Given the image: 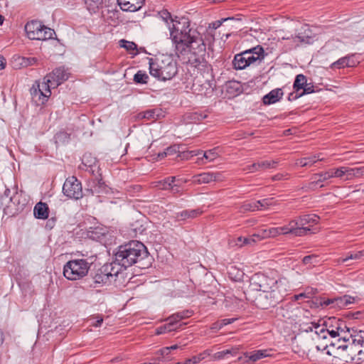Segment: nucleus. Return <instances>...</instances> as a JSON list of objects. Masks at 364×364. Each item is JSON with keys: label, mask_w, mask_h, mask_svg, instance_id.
<instances>
[{"label": "nucleus", "mask_w": 364, "mask_h": 364, "mask_svg": "<svg viewBox=\"0 0 364 364\" xmlns=\"http://www.w3.org/2000/svg\"><path fill=\"white\" fill-rule=\"evenodd\" d=\"M145 0H117L121 9L124 11L134 12L139 10Z\"/></svg>", "instance_id": "16"}, {"label": "nucleus", "mask_w": 364, "mask_h": 364, "mask_svg": "<svg viewBox=\"0 0 364 364\" xmlns=\"http://www.w3.org/2000/svg\"><path fill=\"white\" fill-rule=\"evenodd\" d=\"M255 238L258 240V238L257 237H255L254 235L250 237H244L243 243L241 244L240 246H242L244 245H252L257 241Z\"/></svg>", "instance_id": "61"}, {"label": "nucleus", "mask_w": 364, "mask_h": 364, "mask_svg": "<svg viewBox=\"0 0 364 364\" xmlns=\"http://www.w3.org/2000/svg\"><path fill=\"white\" fill-rule=\"evenodd\" d=\"M315 304L321 307L330 306V308L335 309L334 298H316L315 300Z\"/></svg>", "instance_id": "40"}, {"label": "nucleus", "mask_w": 364, "mask_h": 364, "mask_svg": "<svg viewBox=\"0 0 364 364\" xmlns=\"http://www.w3.org/2000/svg\"><path fill=\"white\" fill-rule=\"evenodd\" d=\"M149 75L142 70H139L134 76V81L136 84L147 83Z\"/></svg>", "instance_id": "45"}, {"label": "nucleus", "mask_w": 364, "mask_h": 364, "mask_svg": "<svg viewBox=\"0 0 364 364\" xmlns=\"http://www.w3.org/2000/svg\"><path fill=\"white\" fill-rule=\"evenodd\" d=\"M63 193L70 199L79 200L82 198L83 191L80 181L75 176L67 178L63 186Z\"/></svg>", "instance_id": "9"}, {"label": "nucleus", "mask_w": 364, "mask_h": 364, "mask_svg": "<svg viewBox=\"0 0 364 364\" xmlns=\"http://www.w3.org/2000/svg\"><path fill=\"white\" fill-rule=\"evenodd\" d=\"M210 353L208 350H204L198 355H194L190 358L186 359L183 364H197L209 356Z\"/></svg>", "instance_id": "34"}, {"label": "nucleus", "mask_w": 364, "mask_h": 364, "mask_svg": "<svg viewBox=\"0 0 364 364\" xmlns=\"http://www.w3.org/2000/svg\"><path fill=\"white\" fill-rule=\"evenodd\" d=\"M172 43L178 57L188 58V70L196 75L192 89L197 95H211L215 87L212 65L206 60V45L196 29H191L186 19L173 23L171 28Z\"/></svg>", "instance_id": "1"}, {"label": "nucleus", "mask_w": 364, "mask_h": 364, "mask_svg": "<svg viewBox=\"0 0 364 364\" xmlns=\"http://www.w3.org/2000/svg\"><path fill=\"white\" fill-rule=\"evenodd\" d=\"M161 16L166 21V22L168 23V29H169L170 32H171V28L172 27L173 23L181 21L183 19H186V21H188V23H190L188 19L186 18H181L180 19H177V18L172 19L171 14L169 12H168L167 11H163L161 12ZM189 28L191 29H193V28H191V23H189ZM170 38H171V36H170Z\"/></svg>", "instance_id": "35"}, {"label": "nucleus", "mask_w": 364, "mask_h": 364, "mask_svg": "<svg viewBox=\"0 0 364 364\" xmlns=\"http://www.w3.org/2000/svg\"><path fill=\"white\" fill-rule=\"evenodd\" d=\"M48 206L46 203L39 202L36 203L33 209V213L36 218L45 220L48 218L49 214Z\"/></svg>", "instance_id": "25"}, {"label": "nucleus", "mask_w": 364, "mask_h": 364, "mask_svg": "<svg viewBox=\"0 0 364 364\" xmlns=\"http://www.w3.org/2000/svg\"><path fill=\"white\" fill-rule=\"evenodd\" d=\"M353 175L355 178H360L364 175V166L352 168Z\"/></svg>", "instance_id": "56"}, {"label": "nucleus", "mask_w": 364, "mask_h": 364, "mask_svg": "<svg viewBox=\"0 0 364 364\" xmlns=\"http://www.w3.org/2000/svg\"><path fill=\"white\" fill-rule=\"evenodd\" d=\"M353 172L352 168L346 166V170H345L344 180L350 181V180L353 179L354 176L353 175Z\"/></svg>", "instance_id": "59"}, {"label": "nucleus", "mask_w": 364, "mask_h": 364, "mask_svg": "<svg viewBox=\"0 0 364 364\" xmlns=\"http://www.w3.org/2000/svg\"><path fill=\"white\" fill-rule=\"evenodd\" d=\"M103 266H109V269H111V273H112V280L114 279L116 277H117L118 274L120 271H122V269L123 267H117L116 266H119L118 264L115 263V259H114L113 262L112 263H107L104 264Z\"/></svg>", "instance_id": "50"}, {"label": "nucleus", "mask_w": 364, "mask_h": 364, "mask_svg": "<svg viewBox=\"0 0 364 364\" xmlns=\"http://www.w3.org/2000/svg\"><path fill=\"white\" fill-rule=\"evenodd\" d=\"M92 262L85 259L68 261L63 267V275L68 280H78L85 277L90 269Z\"/></svg>", "instance_id": "7"}, {"label": "nucleus", "mask_w": 364, "mask_h": 364, "mask_svg": "<svg viewBox=\"0 0 364 364\" xmlns=\"http://www.w3.org/2000/svg\"><path fill=\"white\" fill-rule=\"evenodd\" d=\"M30 93L32 97V100L38 105L45 104L48 97H44V94L40 89L39 82L36 81L30 89Z\"/></svg>", "instance_id": "19"}, {"label": "nucleus", "mask_w": 364, "mask_h": 364, "mask_svg": "<svg viewBox=\"0 0 364 364\" xmlns=\"http://www.w3.org/2000/svg\"><path fill=\"white\" fill-rule=\"evenodd\" d=\"M161 110L157 109L146 110L143 112H140L138 114V117L140 119H146L147 120L155 121L159 119Z\"/></svg>", "instance_id": "32"}, {"label": "nucleus", "mask_w": 364, "mask_h": 364, "mask_svg": "<svg viewBox=\"0 0 364 364\" xmlns=\"http://www.w3.org/2000/svg\"><path fill=\"white\" fill-rule=\"evenodd\" d=\"M278 164L277 161H262L252 164V165L247 166L244 168L245 171L253 173L259 170H264L267 168H272Z\"/></svg>", "instance_id": "17"}, {"label": "nucleus", "mask_w": 364, "mask_h": 364, "mask_svg": "<svg viewBox=\"0 0 364 364\" xmlns=\"http://www.w3.org/2000/svg\"><path fill=\"white\" fill-rule=\"evenodd\" d=\"M180 184L175 183H171L169 191H171L173 194H176L180 192Z\"/></svg>", "instance_id": "62"}, {"label": "nucleus", "mask_w": 364, "mask_h": 364, "mask_svg": "<svg viewBox=\"0 0 364 364\" xmlns=\"http://www.w3.org/2000/svg\"><path fill=\"white\" fill-rule=\"evenodd\" d=\"M259 206L258 205V203H257V201L252 202V203H245L241 207H240V212L244 213L246 211H255L259 210Z\"/></svg>", "instance_id": "47"}, {"label": "nucleus", "mask_w": 364, "mask_h": 364, "mask_svg": "<svg viewBox=\"0 0 364 364\" xmlns=\"http://www.w3.org/2000/svg\"><path fill=\"white\" fill-rule=\"evenodd\" d=\"M119 43L120 47L124 48L131 54L134 55L137 54V46L134 42L129 41L125 39H122L119 41Z\"/></svg>", "instance_id": "37"}, {"label": "nucleus", "mask_w": 364, "mask_h": 364, "mask_svg": "<svg viewBox=\"0 0 364 364\" xmlns=\"http://www.w3.org/2000/svg\"><path fill=\"white\" fill-rule=\"evenodd\" d=\"M278 235H280L278 227L264 229L262 230L258 234H254V236L257 237L258 240H260L263 238L274 237Z\"/></svg>", "instance_id": "30"}, {"label": "nucleus", "mask_w": 364, "mask_h": 364, "mask_svg": "<svg viewBox=\"0 0 364 364\" xmlns=\"http://www.w3.org/2000/svg\"><path fill=\"white\" fill-rule=\"evenodd\" d=\"M170 353L169 348L168 347L163 348L157 351L156 354L159 356L157 358H154L151 359V362L154 361V359L159 358L160 360L157 361L156 364H158L160 361H163L164 359Z\"/></svg>", "instance_id": "52"}, {"label": "nucleus", "mask_w": 364, "mask_h": 364, "mask_svg": "<svg viewBox=\"0 0 364 364\" xmlns=\"http://www.w3.org/2000/svg\"><path fill=\"white\" fill-rule=\"evenodd\" d=\"M70 73L64 67H59L54 69L50 73L48 74V82L51 81L53 87H56L66 81L69 77Z\"/></svg>", "instance_id": "14"}, {"label": "nucleus", "mask_w": 364, "mask_h": 364, "mask_svg": "<svg viewBox=\"0 0 364 364\" xmlns=\"http://www.w3.org/2000/svg\"><path fill=\"white\" fill-rule=\"evenodd\" d=\"M43 25L38 21H31L28 22L25 26V31L27 36L31 40H38L42 38V28Z\"/></svg>", "instance_id": "15"}, {"label": "nucleus", "mask_w": 364, "mask_h": 364, "mask_svg": "<svg viewBox=\"0 0 364 364\" xmlns=\"http://www.w3.org/2000/svg\"><path fill=\"white\" fill-rule=\"evenodd\" d=\"M302 313V309L293 303L279 306L276 310L277 316L285 321H294Z\"/></svg>", "instance_id": "10"}, {"label": "nucleus", "mask_w": 364, "mask_h": 364, "mask_svg": "<svg viewBox=\"0 0 364 364\" xmlns=\"http://www.w3.org/2000/svg\"><path fill=\"white\" fill-rule=\"evenodd\" d=\"M213 181H223L225 178L221 172L212 173Z\"/></svg>", "instance_id": "64"}, {"label": "nucleus", "mask_w": 364, "mask_h": 364, "mask_svg": "<svg viewBox=\"0 0 364 364\" xmlns=\"http://www.w3.org/2000/svg\"><path fill=\"white\" fill-rule=\"evenodd\" d=\"M192 316V311L189 310H184L168 316L166 321L167 323L163 326L158 327L156 329V334L161 335L163 333L177 331L186 323H179L178 322L184 318H189Z\"/></svg>", "instance_id": "8"}, {"label": "nucleus", "mask_w": 364, "mask_h": 364, "mask_svg": "<svg viewBox=\"0 0 364 364\" xmlns=\"http://www.w3.org/2000/svg\"><path fill=\"white\" fill-rule=\"evenodd\" d=\"M335 329H331V326H329V328H326V336H327L328 335H329L332 338H336L339 335V333H338V331L337 329V323H335Z\"/></svg>", "instance_id": "55"}, {"label": "nucleus", "mask_w": 364, "mask_h": 364, "mask_svg": "<svg viewBox=\"0 0 364 364\" xmlns=\"http://www.w3.org/2000/svg\"><path fill=\"white\" fill-rule=\"evenodd\" d=\"M267 55L262 46H257L236 54L232 60L235 70H243L256 62L261 63Z\"/></svg>", "instance_id": "4"}, {"label": "nucleus", "mask_w": 364, "mask_h": 364, "mask_svg": "<svg viewBox=\"0 0 364 364\" xmlns=\"http://www.w3.org/2000/svg\"><path fill=\"white\" fill-rule=\"evenodd\" d=\"M314 85L311 84H306L305 87L302 89V91L301 92V94H302V96L306 94H311L314 92Z\"/></svg>", "instance_id": "57"}, {"label": "nucleus", "mask_w": 364, "mask_h": 364, "mask_svg": "<svg viewBox=\"0 0 364 364\" xmlns=\"http://www.w3.org/2000/svg\"><path fill=\"white\" fill-rule=\"evenodd\" d=\"M208 117V115L203 112H190L187 113L185 115V120L186 123H199L204 119H205Z\"/></svg>", "instance_id": "27"}, {"label": "nucleus", "mask_w": 364, "mask_h": 364, "mask_svg": "<svg viewBox=\"0 0 364 364\" xmlns=\"http://www.w3.org/2000/svg\"><path fill=\"white\" fill-rule=\"evenodd\" d=\"M250 289L247 291L259 292L262 291L273 290L276 287H285L282 280H278L274 277H269L263 273H256L252 275L250 280Z\"/></svg>", "instance_id": "6"}, {"label": "nucleus", "mask_w": 364, "mask_h": 364, "mask_svg": "<svg viewBox=\"0 0 364 364\" xmlns=\"http://www.w3.org/2000/svg\"><path fill=\"white\" fill-rule=\"evenodd\" d=\"M286 294V287H276L273 290L269 291L264 290L259 292L247 291L245 293V297L247 301L254 304L257 308L267 309L282 301Z\"/></svg>", "instance_id": "3"}, {"label": "nucleus", "mask_w": 364, "mask_h": 364, "mask_svg": "<svg viewBox=\"0 0 364 364\" xmlns=\"http://www.w3.org/2000/svg\"><path fill=\"white\" fill-rule=\"evenodd\" d=\"M42 38H39L38 41H46L53 38V36L55 35L54 30L48 28L43 25L42 28Z\"/></svg>", "instance_id": "46"}, {"label": "nucleus", "mask_w": 364, "mask_h": 364, "mask_svg": "<svg viewBox=\"0 0 364 364\" xmlns=\"http://www.w3.org/2000/svg\"><path fill=\"white\" fill-rule=\"evenodd\" d=\"M176 180V176H169L163 180L153 182L152 187L159 190L168 191L171 183H175Z\"/></svg>", "instance_id": "26"}, {"label": "nucleus", "mask_w": 364, "mask_h": 364, "mask_svg": "<svg viewBox=\"0 0 364 364\" xmlns=\"http://www.w3.org/2000/svg\"><path fill=\"white\" fill-rule=\"evenodd\" d=\"M280 235L293 234L295 236L305 235L310 231L308 227H299L296 220L289 221V224L282 227H278Z\"/></svg>", "instance_id": "13"}, {"label": "nucleus", "mask_w": 364, "mask_h": 364, "mask_svg": "<svg viewBox=\"0 0 364 364\" xmlns=\"http://www.w3.org/2000/svg\"><path fill=\"white\" fill-rule=\"evenodd\" d=\"M320 218L315 214L303 215L296 220L297 226L310 228L318 223ZM311 230V228H309Z\"/></svg>", "instance_id": "20"}, {"label": "nucleus", "mask_w": 364, "mask_h": 364, "mask_svg": "<svg viewBox=\"0 0 364 364\" xmlns=\"http://www.w3.org/2000/svg\"><path fill=\"white\" fill-rule=\"evenodd\" d=\"M149 73L163 81L172 79L177 73L176 63L171 60H162L159 58H149Z\"/></svg>", "instance_id": "5"}, {"label": "nucleus", "mask_w": 364, "mask_h": 364, "mask_svg": "<svg viewBox=\"0 0 364 364\" xmlns=\"http://www.w3.org/2000/svg\"><path fill=\"white\" fill-rule=\"evenodd\" d=\"M302 262L306 265H311L318 262V256L316 255H310L305 256Z\"/></svg>", "instance_id": "53"}, {"label": "nucleus", "mask_w": 364, "mask_h": 364, "mask_svg": "<svg viewBox=\"0 0 364 364\" xmlns=\"http://www.w3.org/2000/svg\"><path fill=\"white\" fill-rule=\"evenodd\" d=\"M282 96L283 92L282 89H274L263 97L262 102L264 105L274 104L279 101Z\"/></svg>", "instance_id": "22"}, {"label": "nucleus", "mask_w": 364, "mask_h": 364, "mask_svg": "<svg viewBox=\"0 0 364 364\" xmlns=\"http://www.w3.org/2000/svg\"><path fill=\"white\" fill-rule=\"evenodd\" d=\"M272 198H264L262 200H257V203L259 206V210L267 208L272 205Z\"/></svg>", "instance_id": "54"}, {"label": "nucleus", "mask_w": 364, "mask_h": 364, "mask_svg": "<svg viewBox=\"0 0 364 364\" xmlns=\"http://www.w3.org/2000/svg\"><path fill=\"white\" fill-rule=\"evenodd\" d=\"M356 64L355 62H352V63H349V57L345 56L339 58L336 62L333 63L331 65V68L332 69H341L344 68L346 67H353Z\"/></svg>", "instance_id": "33"}, {"label": "nucleus", "mask_w": 364, "mask_h": 364, "mask_svg": "<svg viewBox=\"0 0 364 364\" xmlns=\"http://www.w3.org/2000/svg\"><path fill=\"white\" fill-rule=\"evenodd\" d=\"M218 156L219 154L217 152V148L208 150L203 153V158L209 161H214Z\"/></svg>", "instance_id": "51"}, {"label": "nucleus", "mask_w": 364, "mask_h": 364, "mask_svg": "<svg viewBox=\"0 0 364 364\" xmlns=\"http://www.w3.org/2000/svg\"><path fill=\"white\" fill-rule=\"evenodd\" d=\"M203 213V211L200 208L193 210H184L181 212L176 214V220L178 221L185 220L189 218H196L200 216Z\"/></svg>", "instance_id": "23"}, {"label": "nucleus", "mask_w": 364, "mask_h": 364, "mask_svg": "<svg viewBox=\"0 0 364 364\" xmlns=\"http://www.w3.org/2000/svg\"><path fill=\"white\" fill-rule=\"evenodd\" d=\"M92 280L93 284H90V287L93 288L108 285L112 282L111 269L109 266H102L95 272Z\"/></svg>", "instance_id": "11"}, {"label": "nucleus", "mask_w": 364, "mask_h": 364, "mask_svg": "<svg viewBox=\"0 0 364 364\" xmlns=\"http://www.w3.org/2000/svg\"><path fill=\"white\" fill-rule=\"evenodd\" d=\"M48 75H46L43 78V81L42 82H39L40 89L42 92L44 94V97H48L51 95L50 87H53V85H51V81L48 82Z\"/></svg>", "instance_id": "38"}, {"label": "nucleus", "mask_w": 364, "mask_h": 364, "mask_svg": "<svg viewBox=\"0 0 364 364\" xmlns=\"http://www.w3.org/2000/svg\"><path fill=\"white\" fill-rule=\"evenodd\" d=\"M353 298L348 295H344L340 297H334L335 309H343L353 303Z\"/></svg>", "instance_id": "31"}, {"label": "nucleus", "mask_w": 364, "mask_h": 364, "mask_svg": "<svg viewBox=\"0 0 364 364\" xmlns=\"http://www.w3.org/2000/svg\"><path fill=\"white\" fill-rule=\"evenodd\" d=\"M331 321L337 323V329L339 333L338 341H340L343 340L344 342L348 341L350 338H352V335L350 334V329L347 327L345 322L336 318H333Z\"/></svg>", "instance_id": "18"}, {"label": "nucleus", "mask_w": 364, "mask_h": 364, "mask_svg": "<svg viewBox=\"0 0 364 364\" xmlns=\"http://www.w3.org/2000/svg\"><path fill=\"white\" fill-rule=\"evenodd\" d=\"M312 181L309 184V188L314 189L317 185L321 183H323L329 179V176L327 174L326 171L321 172L318 173H315L312 176Z\"/></svg>", "instance_id": "29"}, {"label": "nucleus", "mask_w": 364, "mask_h": 364, "mask_svg": "<svg viewBox=\"0 0 364 364\" xmlns=\"http://www.w3.org/2000/svg\"><path fill=\"white\" fill-rule=\"evenodd\" d=\"M191 181L194 184L209 183L213 181L212 172H204L194 175Z\"/></svg>", "instance_id": "28"}, {"label": "nucleus", "mask_w": 364, "mask_h": 364, "mask_svg": "<svg viewBox=\"0 0 364 364\" xmlns=\"http://www.w3.org/2000/svg\"><path fill=\"white\" fill-rule=\"evenodd\" d=\"M97 159L90 154H85L82 159L80 168L93 173L97 168Z\"/></svg>", "instance_id": "21"}, {"label": "nucleus", "mask_w": 364, "mask_h": 364, "mask_svg": "<svg viewBox=\"0 0 364 364\" xmlns=\"http://www.w3.org/2000/svg\"><path fill=\"white\" fill-rule=\"evenodd\" d=\"M307 83V79L303 74H299L296 76L294 82L293 88L294 91L299 92L305 87Z\"/></svg>", "instance_id": "36"}, {"label": "nucleus", "mask_w": 364, "mask_h": 364, "mask_svg": "<svg viewBox=\"0 0 364 364\" xmlns=\"http://www.w3.org/2000/svg\"><path fill=\"white\" fill-rule=\"evenodd\" d=\"M302 96V94L299 92L294 91L291 92L288 96V100L289 101H294L297 100L298 98L301 97Z\"/></svg>", "instance_id": "63"}, {"label": "nucleus", "mask_w": 364, "mask_h": 364, "mask_svg": "<svg viewBox=\"0 0 364 364\" xmlns=\"http://www.w3.org/2000/svg\"><path fill=\"white\" fill-rule=\"evenodd\" d=\"M115 254V263L124 269L136 264L139 268L145 269L151 263V257L146 246L137 240H132L119 246Z\"/></svg>", "instance_id": "2"}, {"label": "nucleus", "mask_w": 364, "mask_h": 364, "mask_svg": "<svg viewBox=\"0 0 364 364\" xmlns=\"http://www.w3.org/2000/svg\"><path fill=\"white\" fill-rule=\"evenodd\" d=\"M346 166H341L339 168H335V178H343L345 175V170Z\"/></svg>", "instance_id": "58"}, {"label": "nucleus", "mask_w": 364, "mask_h": 364, "mask_svg": "<svg viewBox=\"0 0 364 364\" xmlns=\"http://www.w3.org/2000/svg\"><path fill=\"white\" fill-rule=\"evenodd\" d=\"M363 257H364V250L358 251V252H350L348 254V255L346 257L339 258L338 262L344 263V262H348L350 259L357 260V259H360Z\"/></svg>", "instance_id": "42"}, {"label": "nucleus", "mask_w": 364, "mask_h": 364, "mask_svg": "<svg viewBox=\"0 0 364 364\" xmlns=\"http://www.w3.org/2000/svg\"><path fill=\"white\" fill-rule=\"evenodd\" d=\"M235 320H236V318H224L220 321H218L211 325L210 329L213 332H217L219 330H220L223 326L230 324V323H232Z\"/></svg>", "instance_id": "39"}, {"label": "nucleus", "mask_w": 364, "mask_h": 364, "mask_svg": "<svg viewBox=\"0 0 364 364\" xmlns=\"http://www.w3.org/2000/svg\"><path fill=\"white\" fill-rule=\"evenodd\" d=\"M323 159L321 157V154H314L307 157L299 159L296 161L295 164L298 166L306 167L311 166L316 161H323Z\"/></svg>", "instance_id": "24"}, {"label": "nucleus", "mask_w": 364, "mask_h": 364, "mask_svg": "<svg viewBox=\"0 0 364 364\" xmlns=\"http://www.w3.org/2000/svg\"><path fill=\"white\" fill-rule=\"evenodd\" d=\"M18 60L20 61V64L24 67L36 65V64H37V62H38V59L34 57H30V58L19 57Z\"/></svg>", "instance_id": "49"}, {"label": "nucleus", "mask_w": 364, "mask_h": 364, "mask_svg": "<svg viewBox=\"0 0 364 364\" xmlns=\"http://www.w3.org/2000/svg\"><path fill=\"white\" fill-rule=\"evenodd\" d=\"M237 353V348L227 349V350H224L215 353L213 355V358L215 360H221V359L225 358L228 355H236Z\"/></svg>", "instance_id": "41"}, {"label": "nucleus", "mask_w": 364, "mask_h": 364, "mask_svg": "<svg viewBox=\"0 0 364 364\" xmlns=\"http://www.w3.org/2000/svg\"><path fill=\"white\" fill-rule=\"evenodd\" d=\"M55 139L57 143H67L70 140V134L64 131L59 132L55 135Z\"/></svg>", "instance_id": "48"}, {"label": "nucleus", "mask_w": 364, "mask_h": 364, "mask_svg": "<svg viewBox=\"0 0 364 364\" xmlns=\"http://www.w3.org/2000/svg\"><path fill=\"white\" fill-rule=\"evenodd\" d=\"M267 350H257L250 353L249 359L253 362H255L259 359L267 357L269 355Z\"/></svg>", "instance_id": "44"}, {"label": "nucleus", "mask_w": 364, "mask_h": 364, "mask_svg": "<svg viewBox=\"0 0 364 364\" xmlns=\"http://www.w3.org/2000/svg\"><path fill=\"white\" fill-rule=\"evenodd\" d=\"M311 326L314 328V332L318 337L323 339L326 338V327L325 326L324 323L321 325L315 322H311Z\"/></svg>", "instance_id": "43"}, {"label": "nucleus", "mask_w": 364, "mask_h": 364, "mask_svg": "<svg viewBox=\"0 0 364 364\" xmlns=\"http://www.w3.org/2000/svg\"><path fill=\"white\" fill-rule=\"evenodd\" d=\"M8 198L9 201H12L13 200V197L11 196V191L9 188H6L4 193L1 195V200H4V199H6Z\"/></svg>", "instance_id": "60"}, {"label": "nucleus", "mask_w": 364, "mask_h": 364, "mask_svg": "<svg viewBox=\"0 0 364 364\" xmlns=\"http://www.w3.org/2000/svg\"><path fill=\"white\" fill-rule=\"evenodd\" d=\"M291 41L292 46L294 47L302 44H311L314 41L313 32L309 26L305 25L301 28L294 36H291Z\"/></svg>", "instance_id": "12"}]
</instances>
